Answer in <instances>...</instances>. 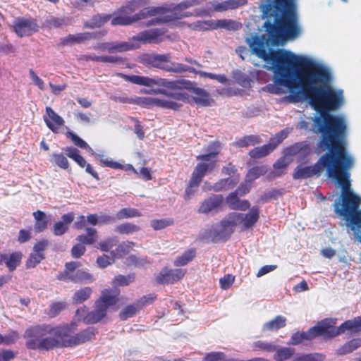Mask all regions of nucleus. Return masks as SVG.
<instances>
[{
	"label": "nucleus",
	"instance_id": "412c9836",
	"mask_svg": "<svg viewBox=\"0 0 361 361\" xmlns=\"http://www.w3.org/2000/svg\"><path fill=\"white\" fill-rule=\"evenodd\" d=\"M164 32L160 29H150L139 32L133 37V39L147 43H158L161 42V37Z\"/></svg>",
	"mask_w": 361,
	"mask_h": 361
},
{
	"label": "nucleus",
	"instance_id": "13d9d810",
	"mask_svg": "<svg viewBox=\"0 0 361 361\" xmlns=\"http://www.w3.org/2000/svg\"><path fill=\"white\" fill-rule=\"evenodd\" d=\"M157 106L167 109L178 110L181 106V104L173 101L158 98L157 101Z\"/></svg>",
	"mask_w": 361,
	"mask_h": 361
},
{
	"label": "nucleus",
	"instance_id": "0e129e2a",
	"mask_svg": "<svg viewBox=\"0 0 361 361\" xmlns=\"http://www.w3.org/2000/svg\"><path fill=\"white\" fill-rule=\"evenodd\" d=\"M49 245L48 240L42 239L37 241L33 246V252L42 255H44V252L47 250Z\"/></svg>",
	"mask_w": 361,
	"mask_h": 361
},
{
	"label": "nucleus",
	"instance_id": "4c0bfd02",
	"mask_svg": "<svg viewBox=\"0 0 361 361\" xmlns=\"http://www.w3.org/2000/svg\"><path fill=\"white\" fill-rule=\"evenodd\" d=\"M145 1L144 0H132L126 3V4L122 6L118 12L122 14H126L129 16L132 13L140 8L144 4Z\"/></svg>",
	"mask_w": 361,
	"mask_h": 361
},
{
	"label": "nucleus",
	"instance_id": "c756f323",
	"mask_svg": "<svg viewBox=\"0 0 361 361\" xmlns=\"http://www.w3.org/2000/svg\"><path fill=\"white\" fill-rule=\"evenodd\" d=\"M315 338L314 331L310 328L307 331H296L290 337L289 343L296 345L300 344L303 341H311Z\"/></svg>",
	"mask_w": 361,
	"mask_h": 361
},
{
	"label": "nucleus",
	"instance_id": "a878e982",
	"mask_svg": "<svg viewBox=\"0 0 361 361\" xmlns=\"http://www.w3.org/2000/svg\"><path fill=\"white\" fill-rule=\"evenodd\" d=\"M286 325V318L283 316L278 315L272 320L265 322L262 327V331L263 332L277 331L278 330L285 327Z\"/></svg>",
	"mask_w": 361,
	"mask_h": 361
},
{
	"label": "nucleus",
	"instance_id": "6e6552de",
	"mask_svg": "<svg viewBox=\"0 0 361 361\" xmlns=\"http://www.w3.org/2000/svg\"><path fill=\"white\" fill-rule=\"evenodd\" d=\"M336 320L333 319H324L312 327L315 338L323 336L324 338H332L343 334L349 330L352 332H358L361 330V317L354 319L347 320L342 323L338 327H336Z\"/></svg>",
	"mask_w": 361,
	"mask_h": 361
},
{
	"label": "nucleus",
	"instance_id": "7c9ffc66",
	"mask_svg": "<svg viewBox=\"0 0 361 361\" xmlns=\"http://www.w3.org/2000/svg\"><path fill=\"white\" fill-rule=\"evenodd\" d=\"M197 250L195 248H190L185 250L180 256H178L173 262L176 267H182L188 264L196 257Z\"/></svg>",
	"mask_w": 361,
	"mask_h": 361
},
{
	"label": "nucleus",
	"instance_id": "a211bd4d",
	"mask_svg": "<svg viewBox=\"0 0 361 361\" xmlns=\"http://www.w3.org/2000/svg\"><path fill=\"white\" fill-rule=\"evenodd\" d=\"M96 50L106 51L110 54L123 52L135 49L133 44L128 42H102L97 44L94 47Z\"/></svg>",
	"mask_w": 361,
	"mask_h": 361
},
{
	"label": "nucleus",
	"instance_id": "4be33fe9",
	"mask_svg": "<svg viewBox=\"0 0 361 361\" xmlns=\"http://www.w3.org/2000/svg\"><path fill=\"white\" fill-rule=\"evenodd\" d=\"M75 214L68 212L61 216V221H56L53 225V234L60 236L68 232L69 225L73 221Z\"/></svg>",
	"mask_w": 361,
	"mask_h": 361
},
{
	"label": "nucleus",
	"instance_id": "49530a36",
	"mask_svg": "<svg viewBox=\"0 0 361 361\" xmlns=\"http://www.w3.org/2000/svg\"><path fill=\"white\" fill-rule=\"evenodd\" d=\"M140 227L134 224L126 222L118 225L116 228V231L121 235H130L138 232Z\"/></svg>",
	"mask_w": 361,
	"mask_h": 361
},
{
	"label": "nucleus",
	"instance_id": "052dcab7",
	"mask_svg": "<svg viewBox=\"0 0 361 361\" xmlns=\"http://www.w3.org/2000/svg\"><path fill=\"white\" fill-rule=\"evenodd\" d=\"M288 163L286 161L285 157H281L273 165L276 176H280L283 173V170L288 166Z\"/></svg>",
	"mask_w": 361,
	"mask_h": 361
},
{
	"label": "nucleus",
	"instance_id": "b1692460",
	"mask_svg": "<svg viewBox=\"0 0 361 361\" xmlns=\"http://www.w3.org/2000/svg\"><path fill=\"white\" fill-rule=\"evenodd\" d=\"M260 209L258 206H253L247 214L238 213L241 216L240 224L244 229L252 227L259 219Z\"/></svg>",
	"mask_w": 361,
	"mask_h": 361
},
{
	"label": "nucleus",
	"instance_id": "f257e3e1",
	"mask_svg": "<svg viewBox=\"0 0 361 361\" xmlns=\"http://www.w3.org/2000/svg\"><path fill=\"white\" fill-rule=\"evenodd\" d=\"M252 54L262 59L274 68L276 83L289 89L290 102L301 100L300 88L312 108L319 114L313 118L312 130L321 134L326 141L332 140L343 142L346 133V123L343 117L331 114L341 108L344 102L342 90H335L329 84L331 80L327 68L316 65L293 53L268 48L270 42L264 35L255 34L245 39Z\"/></svg>",
	"mask_w": 361,
	"mask_h": 361
},
{
	"label": "nucleus",
	"instance_id": "7ed1b4c3",
	"mask_svg": "<svg viewBox=\"0 0 361 361\" xmlns=\"http://www.w3.org/2000/svg\"><path fill=\"white\" fill-rule=\"evenodd\" d=\"M76 322L60 324L53 326L41 324L30 326L26 329L24 338L28 350L49 351L55 348H73L94 338L97 331L94 327H87L78 333Z\"/></svg>",
	"mask_w": 361,
	"mask_h": 361
},
{
	"label": "nucleus",
	"instance_id": "ddd939ff",
	"mask_svg": "<svg viewBox=\"0 0 361 361\" xmlns=\"http://www.w3.org/2000/svg\"><path fill=\"white\" fill-rule=\"evenodd\" d=\"M217 153L210 152L208 154H200L196 157L197 160L202 162L198 163L195 167L196 173L204 177L207 173L212 171L216 166V161L213 159L216 157Z\"/></svg>",
	"mask_w": 361,
	"mask_h": 361
},
{
	"label": "nucleus",
	"instance_id": "37998d69",
	"mask_svg": "<svg viewBox=\"0 0 361 361\" xmlns=\"http://www.w3.org/2000/svg\"><path fill=\"white\" fill-rule=\"evenodd\" d=\"M166 71L172 72L175 73H183L185 72L195 73L196 72L195 68L180 63H171L167 64Z\"/></svg>",
	"mask_w": 361,
	"mask_h": 361
},
{
	"label": "nucleus",
	"instance_id": "58836bf2",
	"mask_svg": "<svg viewBox=\"0 0 361 361\" xmlns=\"http://www.w3.org/2000/svg\"><path fill=\"white\" fill-rule=\"evenodd\" d=\"M111 18L110 14H97L94 16L90 21L85 25L89 28H96L103 26Z\"/></svg>",
	"mask_w": 361,
	"mask_h": 361
},
{
	"label": "nucleus",
	"instance_id": "5fc2aeb1",
	"mask_svg": "<svg viewBox=\"0 0 361 361\" xmlns=\"http://www.w3.org/2000/svg\"><path fill=\"white\" fill-rule=\"evenodd\" d=\"M174 224V220L172 218L153 219L150 222L151 226L155 231L164 229Z\"/></svg>",
	"mask_w": 361,
	"mask_h": 361
},
{
	"label": "nucleus",
	"instance_id": "6ab92c4d",
	"mask_svg": "<svg viewBox=\"0 0 361 361\" xmlns=\"http://www.w3.org/2000/svg\"><path fill=\"white\" fill-rule=\"evenodd\" d=\"M142 62L147 66L166 71L168 63L170 62L169 54H146L142 57Z\"/></svg>",
	"mask_w": 361,
	"mask_h": 361
},
{
	"label": "nucleus",
	"instance_id": "9b49d317",
	"mask_svg": "<svg viewBox=\"0 0 361 361\" xmlns=\"http://www.w3.org/2000/svg\"><path fill=\"white\" fill-rule=\"evenodd\" d=\"M13 31L20 37H28L38 31V25L32 18H17L13 22Z\"/></svg>",
	"mask_w": 361,
	"mask_h": 361
},
{
	"label": "nucleus",
	"instance_id": "2eb2a0df",
	"mask_svg": "<svg viewBox=\"0 0 361 361\" xmlns=\"http://www.w3.org/2000/svg\"><path fill=\"white\" fill-rule=\"evenodd\" d=\"M185 273V269H169L165 267L157 276L156 281L159 284H172L182 279L184 277Z\"/></svg>",
	"mask_w": 361,
	"mask_h": 361
},
{
	"label": "nucleus",
	"instance_id": "39448f33",
	"mask_svg": "<svg viewBox=\"0 0 361 361\" xmlns=\"http://www.w3.org/2000/svg\"><path fill=\"white\" fill-rule=\"evenodd\" d=\"M117 75L127 82L146 87L157 85L171 90H188L195 95L190 97L188 94L181 92L171 94L170 95L176 99L188 102V103L193 102L200 106H209L214 103V100L206 90L196 87L195 82L188 80L182 78L175 80H170L166 78L153 79L146 76L136 75H128L122 73H118Z\"/></svg>",
	"mask_w": 361,
	"mask_h": 361
},
{
	"label": "nucleus",
	"instance_id": "c85d7f7f",
	"mask_svg": "<svg viewBox=\"0 0 361 361\" xmlns=\"http://www.w3.org/2000/svg\"><path fill=\"white\" fill-rule=\"evenodd\" d=\"M85 231L86 234L78 235L77 241L84 246L93 245L98 238L97 230L94 228H87Z\"/></svg>",
	"mask_w": 361,
	"mask_h": 361
},
{
	"label": "nucleus",
	"instance_id": "cd10ccee",
	"mask_svg": "<svg viewBox=\"0 0 361 361\" xmlns=\"http://www.w3.org/2000/svg\"><path fill=\"white\" fill-rule=\"evenodd\" d=\"M274 149L275 146L269 142L261 147L253 148L249 152L248 154L251 158L258 159L269 155Z\"/></svg>",
	"mask_w": 361,
	"mask_h": 361
},
{
	"label": "nucleus",
	"instance_id": "ea45409f",
	"mask_svg": "<svg viewBox=\"0 0 361 361\" xmlns=\"http://www.w3.org/2000/svg\"><path fill=\"white\" fill-rule=\"evenodd\" d=\"M261 142L259 135H250L243 136L235 141V146L238 147H247L250 145H255Z\"/></svg>",
	"mask_w": 361,
	"mask_h": 361
},
{
	"label": "nucleus",
	"instance_id": "f03ea898",
	"mask_svg": "<svg viewBox=\"0 0 361 361\" xmlns=\"http://www.w3.org/2000/svg\"><path fill=\"white\" fill-rule=\"evenodd\" d=\"M320 147L326 152L313 165L297 166L293 178L301 180L319 177L325 170L327 177L341 187L340 200L334 204V212L345 221L354 238L361 243V197L351 190L350 179L354 158L348 152L344 142L326 141L325 137H322Z\"/></svg>",
	"mask_w": 361,
	"mask_h": 361
},
{
	"label": "nucleus",
	"instance_id": "8fccbe9b",
	"mask_svg": "<svg viewBox=\"0 0 361 361\" xmlns=\"http://www.w3.org/2000/svg\"><path fill=\"white\" fill-rule=\"evenodd\" d=\"M267 171V167L264 166H255L249 169L246 178L250 182L258 178L261 176L264 175Z\"/></svg>",
	"mask_w": 361,
	"mask_h": 361
},
{
	"label": "nucleus",
	"instance_id": "680f3d73",
	"mask_svg": "<svg viewBox=\"0 0 361 361\" xmlns=\"http://www.w3.org/2000/svg\"><path fill=\"white\" fill-rule=\"evenodd\" d=\"M226 355L223 352H211L204 357L202 361H224Z\"/></svg>",
	"mask_w": 361,
	"mask_h": 361
},
{
	"label": "nucleus",
	"instance_id": "e433bc0d",
	"mask_svg": "<svg viewBox=\"0 0 361 361\" xmlns=\"http://www.w3.org/2000/svg\"><path fill=\"white\" fill-rule=\"evenodd\" d=\"M274 358L276 361H285L290 359L295 354V350L293 348L276 346V350L274 351Z\"/></svg>",
	"mask_w": 361,
	"mask_h": 361
},
{
	"label": "nucleus",
	"instance_id": "2f4dec72",
	"mask_svg": "<svg viewBox=\"0 0 361 361\" xmlns=\"http://www.w3.org/2000/svg\"><path fill=\"white\" fill-rule=\"evenodd\" d=\"M242 27V24L240 22L231 19H221L217 20L215 25L212 27L214 29L224 28L229 31H236Z\"/></svg>",
	"mask_w": 361,
	"mask_h": 361
},
{
	"label": "nucleus",
	"instance_id": "c9c22d12",
	"mask_svg": "<svg viewBox=\"0 0 361 361\" xmlns=\"http://www.w3.org/2000/svg\"><path fill=\"white\" fill-rule=\"evenodd\" d=\"M135 280V274L130 273L128 275L118 274L114 276L111 284L113 286H127Z\"/></svg>",
	"mask_w": 361,
	"mask_h": 361
},
{
	"label": "nucleus",
	"instance_id": "4d7b16f0",
	"mask_svg": "<svg viewBox=\"0 0 361 361\" xmlns=\"http://www.w3.org/2000/svg\"><path fill=\"white\" fill-rule=\"evenodd\" d=\"M157 295L155 293H149L141 297L135 302V303L140 310L144 307L152 305L157 300Z\"/></svg>",
	"mask_w": 361,
	"mask_h": 361
},
{
	"label": "nucleus",
	"instance_id": "473e14b6",
	"mask_svg": "<svg viewBox=\"0 0 361 361\" xmlns=\"http://www.w3.org/2000/svg\"><path fill=\"white\" fill-rule=\"evenodd\" d=\"M251 348L253 351L271 353L276 350V345L271 342L258 340L251 344Z\"/></svg>",
	"mask_w": 361,
	"mask_h": 361
},
{
	"label": "nucleus",
	"instance_id": "79ce46f5",
	"mask_svg": "<svg viewBox=\"0 0 361 361\" xmlns=\"http://www.w3.org/2000/svg\"><path fill=\"white\" fill-rule=\"evenodd\" d=\"M66 154L68 157L74 160L81 168H84L86 165L85 158L80 154V152L77 148L69 147L65 149Z\"/></svg>",
	"mask_w": 361,
	"mask_h": 361
},
{
	"label": "nucleus",
	"instance_id": "0eeeda50",
	"mask_svg": "<svg viewBox=\"0 0 361 361\" xmlns=\"http://www.w3.org/2000/svg\"><path fill=\"white\" fill-rule=\"evenodd\" d=\"M111 292L110 289L103 290L100 297L94 302L93 310L87 312V307L84 306L76 310L75 316L87 324L98 323L106 317L108 308L115 305L118 301L120 290H114V294H111Z\"/></svg>",
	"mask_w": 361,
	"mask_h": 361
},
{
	"label": "nucleus",
	"instance_id": "69168bd1",
	"mask_svg": "<svg viewBox=\"0 0 361 361\" xmlns=\"http://www.w3.org/2000/svg\"><path fill=\"white\" fill-rule=\"evenodd\" d=\"M252 182L246 179L244 182L241 183L238 188L235 190L240 196H243L247 194L251 189Z\"/></svg>",
	"mask_w": 361,
	"mask_h": 361
},
{
	"label": "nucleus",
	"instance_id": "72a5a7b5",
	"mask_svg": "<svg viewBox=\"0 0 361 361\" xmlns=\"http://www.w3.org/2000/svg\"><path fill=\"white\" fill-rule=\"evenodd\" d=\"M100 162L102 163V165L105 167H109L113 169H122L124 171H133L135 174L138 175V171L133 167L131 164H126L125 166L122 165L121 164L114 161L112 160H109L108 159H101Z\"/></svg>",
	"mask_w": 361,
	"mask_h": 361
},
{
	"label": "nucleus",
	"instance_id": "4468645a",
	"mask_svg": "<svg viewBox=\"0 0 361 361\" xmlns=\"http://www.w3.org/2000/svg\"><path fill=\"white\" fill-rule=\"evenodd\" d=\"M217 153L210 152L208 154H200L196 157L197 160L202 162L198 163L195 167L196 173L204 177L207 173L212 171L216 166V161L213 159L216 157Z\"/></svg>",
	"mask_w": 361,
	"mask_h": 361
},
{
	"label": "nucleus",
	"instance_id": "6e6d98bb",
	"mask_svg": "<svg viewBox=\"0 0 361 361\" xmlns=\"http://www.w3.org/2000/svg\"><path fill=\"white\" fill-rule=\"evenodd\" d=\"M112 25H128L133 23L132 16L122 14L118 11V15L111 19Z\"/></svg>",
	"mask_w": 361,
	"mask_h": 361
},
{
	"label": "nucleus",
	"instance_id": "f3484780",
	"mask_svg": "<svg viewBox=\"0 0 361 361\" xmlns=\"http://www.w3.org/2000/svg\"><path fill=\"white\" fill-rule=\"evenodd\" d=\"M45 111L46 115L43 116L44 123L54 133H59L60 128L64 126L63 118L50 106H47Z\"/></svg>",
	"mask_w": 361,
	"mask_h": 361
},
{
	"label": "nucleus",
	"instance_id": "a19ab883",
	"mask_svg": "<svg viewBox=\"0 0 361 361\" xmlns=\"http://www.w3.org/2000/svg\"><path fill=\"white\" fill-rule=\"evenodd\" d=\"M92 293L90 287H85L78 290L73 297V302L75 304H80L87 300Z\"/></svg>",
	"mask_w": 361,
	"mask_h": 361
},
{
	"label": "nucleus",
	"instance_id": "774afa93",
	"mask_svg": "<svg viewBox=\"0 0 361 361\" xmlns=\"http://www.w3.org/2000/svg\"><path fill=\"white\" fill-rule=\"evenodd\" d=\"M114 262L112 257L106 255L99 256L97 259V264L100 268H106Z\"/></svg>",
	"mask_w": 361,
	"mask_h": 361
},
{
	"label": "nucleus",
	"instance_id": "423d86ee",
	"mask_svg": "<svg viewBox=\"0 0 361 361\" xmlns=\"http://www.w3.org/2000/svg\"><path fill=\"white\" fill-rule=\"evenodd\" d=\"M202 0H185L177 4L173 9L164 7H146L138 13L132 16L133 23L140 20L146 19L149 17H159L152 19L148 25L160 23H169L177 19H181L189 16L188 13H183L182 11L192 6L200 5Z\"/></svg>",
	"mask_w": 361,
	"mask_h": 361
},
{
	"label": "nucleus",
	"instance_id": "f8f14e48",
	"mask_svg": "<svg viewBox=\"0 0 361 361\" xmlns=\"http://www.w3.org/2000/svg\"><path fill=\"white\" fill-rule=\"evenodd\" d=\"M224 200V197L222 195L212 194L201 202L197 212L204 214H207L211 212L217 213L221 209Z\"/></svg>",
	"mask_w": 361,
	"mask_h": 361
},
{
	"label": "nucleus",
	"instance_id": "393cba45",
	"mask_svg": "<svg viewBox=\"0 0 361 361\" xmlns=\"http://www.w3.org/2000/svg\"><path fill=\"white\" fill-rule=\"evenodd\" d=\"M32 216L35 219L34 229L35 232H44L47 228L49 219L47 217L46 214L41 210L34 212L32 213Z\"/></svg>",
	"mask_w": 361,
	"mask_h": 361
},
{
	"label": "nucleus",
	"instance_id": "864d4df0",
	"mask_svg": "<svg viewBox=\"0 0 361 361\" xmlns=\"http://www.w3.org/2000/svg\"><path fill=\"white\" fill-rule=\"evenodd\" d=\"M66 136L67 138L70 139L75 146L85 149H90L89 145L73 132L71 130L66 131Z\"/></svg>",
	"mask_w": 361,
	"mask_h": 361
},
{
	"label": "nucleus",
	"instance_id": "c03bdc74",
	"mask_svg": "<svg viewBox=\"0 0 361 361\" xmlns=\"http://www.w3.org/2000/svg\"><path fill=\"white\" fill-rule=\"evenodd\" d=\"M135 245V243L133 242H128V243H120L115 250H114L111 253L115 257H123L127 255L130 250L133 249V247Z\"/></svg>",
	"mask_w": 361,
	"mask_h": 361
},
{
	"label": "nucleus",
	"instance_id": "a18cd8bd",
	"mask_svg": "<svg viewBox=\"0 0 361 361\" xmlns=\"http://www.w3.org/2000/svg\"><path fill=\"white\" fill-rule=\"evenodd\" d=\"M140 311L136 303L128 305L125 306L119 312V318L122 321H125L128 318L134 317Z\"/></svg>",
	"mask_w": 361,
	"mask_h": 361
},
{
	"label": "nucleus",
	"instance_id": "de8ad7c7",
	"mask_svg": "<svg viewBox=\"0 0 361 361\" xmlns=\"http://www.w3.org/2000/svg\"><path fill=\"white\" fill-rule=\"evenodd\" d=\"M141 216L142 214L140 212H139L138 209L130 207L123 208L116 214V219L118 220L133 217H140Z\"/></svg>",
	"mask_w": 361,
	"mask_h": 361
},
{
	"label": "nucleus",
	"instance_id": "1a4fd4ad",
	"mask_svg": "<svg viewBox=\"0 0 361 361\" xmlns=\"http://www.w3.org/2000/svg\"><path fill=\"white\" fill-rule=\"evenodd\" d=\"M81 266L80 262L72 261L65 264L63 271L58 276V279L73 283H91L94 281L93 276L82 269H77Z\"/></svg>",
	"mask_w": 361,
	"mask_h": 361
},
{
	"label": "nucleus",
	"instance_id": "dca6fc26",
	"mask_svg": "<svg viewBox=\"0 0 361 361\" xmlns=\"http://www.w3.org/2000/svg\"><path fill=\"white\" fill-rule=\"evenodd\" d=\"M23 257L21 251H13L11 253L0 252V266L5 265L10 272H13L21 264Z\"/></svg>",
	"mask_w": 361,
	"mask_h": 361
},
{
	"label": "nucleus",
	"instance_id": "5701e85b",
	"mask_svg": "<svg viewBox=\"0 0 361 361\" xmlns=\"http://www.w3.org/2000/svg\"><path fill=\"white\" fill-rule=\"evenodd\" d=\"M240 196L235 191L228 194L226 197V202L228 207L233 210L246 211L250 207V203L248 200H240Z\"/></svg>",
	"mask_w": 361,
	"mask_h": 361
},
{
	"label": "nucleus",
	"instance_id": "3c124183",
	"mask_svg": "<svg viewBox=\"0 0 361 361\" xmlns=\"http://www.w3.org/2000/svg\"><path fill=\"white\" fill-rule=\"evenodd\" d=\"M44 259L45 255H42L32 252L29 255L25 262V267L26 269L35 268Z\"/></svg>",
	"mask_w": 361,
	"mask_h": 361
},
{
	"label": "nucleus",
	"instance_id": "20e7f679",
	"mask_svg": "<svg viewBox=\"0 0 361 361\" xmlns=\"http://www.w3.org/2000/svg\"><path fill=\"white\" fill-rule=\"evenodd\" d=\"M296 0H274L263 6V27L273 45L296 38L300 32L296 13Z\"/></svg>",
	"mask_w": 361,
	"mask_h": 361
},
{
	"label": "nucleus",
	"instance_id": "e2e57ef3",
	"mask_svg": "<svg viewBox=\"0 0 361 361\" xmlns=\"http://www.w3.org/2000/svg\"><path fill=\"white\" fill-rule=\"evenodd\" d=\"M45 23L49 28H58L64 24V20L61 18L51 16L46 20Z\"/></svg>",
	"mask_w": 361,
	"mask_h": 361
},
{
	"label": "nucleus",
	"instance_id": "09e8293b",
	"mask_svg": "<svg viewBox=\"0 0 361 361\" xmlns=\"http://www.w3.org/2000/svg\"><path fill=\"white\" fill-rule=\"evenodd\" d=\"M360 346H361V339H352L345 343L338 349V353L341 355L348 354L356 350Z\"/></svg>",
	"mask_w": 361,
	"mask_h": 361
},
{
	"label": "nucleus",
	"instance_id": "603ef678",
	"mask_svg": "<svg viewBox=\"0 0 361 361\" xmlns=\"http://www.w3.org/2000/svg\"><path fill=\"white\" fill-rule=\"evenodd\" d=\"M67 307L66 302L59 301L52 302L49 306V317H56L62 311H63Z\"/></svg>",
	"mask_w": 361,
	"mask_h": 361
},
{
	"label": "nucleus",
	"instance_id": "aec40b11",
	"mask_svg": "<svg viewBox=\"0 0 361 361\" xmlns=\"http://www.w3.org/2000/svg\"><path fill=\"white\" fill-rule=\"evenodd\" d=\"M101 36L100 32H82L75 35H68L67 37L61 39V44L66 46L73 44H80L87 40L99 38Z\"/></svg>",
	"mask_w": 361,
	"mask_h": 361
},
{
	"label": "nucleus",
	"instance_id": "bf43d9fd",
	"mask_svg": "<svg viewBox=\"0 0 361 361\" xmlns=\"http://www.w3.org/2000/svg\"><path fill=\"white\" fill-rule=\"evenodd\" d=\"M53 158L55 164L61 169H68L69 168L68 160L63 154H54Z\"/></svg>",
	"mask_w": 361,
	"mask_h": 361
},
{
	"label": "nucleus",
	"instance_id": "bb28decb",
	"mask_svg": "<svg viewBox=\"0 0 361 361\" xmlns=\"http://www.w3.org/2000/svg\"><path fill=\"white\" fill-rule=\"evenodd\" d=\"M247 4V0H226L214 5V9L217 12L236 9Z\"/></svg>",
	"mask_w": 361,
	"mask_h": 361
},
{
	"label": "nucleus",
	"instance_id": "f704fd0d",
	"mask_svg": "<svg viewBox=\"0 0 361 361\" xmlns=\"http://www.w3.org/2000/svg\"><path fill=\"white\" fill-rule=\"evenodd\" d=\"M238 182V178L232 179L231 178H221L211 188V190H213L216 192L221 191V190H228L232 188L234 185L237 184Z\"/></svg>",
	"mask_w": 361,
	"mask_h": 361
},
{
	"label": "nucleus",
	"instance_id": "9d476101",
	"mask_svg": "<svg viewBox=\"0 0 361 361\" xmlns=\"http://www.w3.org/2000/svg\"><path fill=\"white\" fill-rule=\"evenodd\" d=\"M241 216L235 212L229 213L220 221L221 229L216 231L214 237L218 240L226 241L233 233V227L240 224Z\"/></svg>",
	"mask_w": 361,
	"mask_h": 361
},
{
	"label": "nucleus",
	"instance_id": "338daca9",
	"mask_svg": "<svg viewBox=\"0 0 361 361\" xmlns=\"http://www.w3.org/2000/svg\"><path fill=\"white\" fill-rule=\"evenodd\" d=\"M85 246L78 243L71 248V255L74 258H80L85 254Z\"/></svg>",
	"mask_w": 361,
	"mask_h": 361
}]
</instances>
